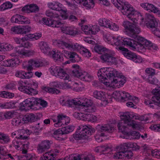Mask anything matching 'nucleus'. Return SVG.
<instances>
[{
  "instance_id": "obj_43",
  "label": "nucleus",
  "mask_w": 160,
  "mask_h": 160,
  "mask_svg": "<svg viewBox=\"0 0 160 160\" xmlns=\"http://www.w3.org/2000/svg\"><path fill=\"white\" fill-rule=\"evenodd\" d=\"M25 103L24 104H26V106L28 109H29L33 106L34 103L35 102V99L33 98H30L26 99L24 100Z\"/></svg>"
},
{
  "instance_id": "obj_22",
  "label": "nucleus",
  "mask_w": 160,
  "mask_h": 160,
  "mask_svg": "<svg viewBox=\"0 0 160 160\" xmlns=\"http://www.w3.org/2000/svg\"><path fill=\"white\" fill-rule=\"evenodd\" d=\"M11 21L12 23L19 24H28L30 23V21L29 19L19 14L13 16L11 18Z\"/></svg>"
},
{
  "instance_id": "obj_27",
  "label": "nucleus",
  "mask_w": 160,
  "mask_h": 160,
  "mask_svg": "<svg viewBox=\"0 0 160 160\" xmlns=\"http://www.w3.org/2000/svg\"><path fill=\"white\" fill-rule=\"evenodd\" d=\"M42 34L40 32L36 33L34 34H29L25 35L22 38V42H24L29 40L34 41L38 40L42 37Z\"/></svg>"
},
{
  "instance_id": "obj_7",
  "label": "nucleus",
  "mask_w": 160,
  "mask_h": 160,
  "mask_svg": "<svg viewBox=\"0 0 160 160\" xmlns=\"http://www.w3.org/2000/svg\"><path fill=\"white\" fill-rule=\"evenodd\" d=\"M95 129L90 125H81L78 127L76 133L73 134V137L76 140L84 139L88 135H91L94 132Z\"/></svg>"
},
{
  "instance_id": "obj_39",
  "label": "nucleus",
  "mask_w": 160,
  "mask_h": 160,
  "mask_svg": "<svg viewBox=\"0 0 160 160\" xmlns=\"http://www.w3.org/2000/svg\"><path fill=\"white\" fill-rule=\"evenodd\" d=\"M110 20L107 18H102L99 19L98 22L100 26L106 28H108L109 25V23L110 22Z\"/></svg>"
},
{
  "instance_id": "obj_2",
  "label": "nucleus",
  "mask_w": 160,
  "mask_h": 160,
  "mask_svg": "<svg viewBox=\"0 0 160 160\" xmlns=\"http://www.w3.org/2000/svg\"><path fill=\"white\" fill-rule=\"evenodd\" d=\"M41 21L43 24L48 26L57 28H61L62 32L66 34L75 36L80 32L79 29L72 26H68L60 20L57 19H53L43 18Z\"/></svg>"
},
{
  "instance_id": "obj_35",
  "label": "nucleus",
  "mask_w": 160,
  "mask_h": 160,
  "mask_svg": "<svg viewBox=\"0 0 160 160\" xmlns=\"http://www.w3.org/2000/svg\"><path fill=\"white\" fill-rule=\"evenodd\" d=\"M36 119V116L32 113L27 114L23 116L22 118V121L24 123L34 122Z\"/></svg>"
},
{
  "instance_id": "obj_50",
  "label": "nucleus",
  "mask_w": 160,
  "mask_h": 160,
  "mask_svg": "<svg viewBox=\"0 0 160 160\" xmlns=\"http://www.w3.org/2000/svg\"><path fill=\"white\" fill-rule=\"evenodd\" d=\"M72 86V89L73 90L76 91H80L82 90L83 88L82 85L81 84H79L78 83L74 82Z\"/></svg>"
},
{
  "instance_id": "obj_64",
  "label": "nucleus",
  "mask_w": 160,
  "mask_h": 160,
  "mask_svg": "<svg viewBox=\"0 0 160 160\" xmlns=\"http://www.w3.org/2000/svg\"><path fill=\"white\" fill-rule=\"evenodd\" d=\"M6 152L5 148H0V160H3L5 158Z\"/></svg>"
},
{
  "instance_id": "obj_30",
  "label": "nucleus",
  "mask_w": 160,
  "mask_h": 160,
  "mask_svg": "<svg viewBox=\"0 0 160 160\" xmlns=\"http://www.w3.org/2000/svg\"><path fill=\"white\" fill-rule=\"evenodd\" d=\"M59 152V150L57 149H52L44 153L43 156L48 160H53L54 158L58 155Z\"/></svg>"
},
{
  "instance_id": "obj_1",
  "label": "nucleus",
  "mask_w": 160,
  "mask_h": 160,
  "mask_svg": "<svg viewBox=\"0 0 160 160\" xmlns=\"http://www.w3.org/2000/svg\"><path fill=\"white\" fill-rule=\"evenodd\" d=\"M103 38L106 42L116 48L123 44L133 49L144 51L146 49H151L154 47L150 41L139 36H136L135 40L128 38L122 39L120 37H116L109 33H104Z\"/></svg>"
},
{
  "instance_id": "obj_41",
  "label": "nucleus",
  "mask_w": 160,
  "mask_h": 160,
  "mask_svg": "<svg viewBox=\"0 0 160 160\" xmlns=\"http://www.w3.org/2000/svg\"><path fill=\"white\" fill-rule=\"evenodd\" d=\"M59 102L62 106H70L72 102L68 98L62 96L60 99Z\"/></svg>"
},
{
  "instance_id": "obj_62",
  "label": "nucleus",
  "mask_w": 160,
  "mask_h": 160,
  "mask_svg": "<svg viewBox=\"0 0 160 160\" xmlns=\"http://www.w3.org/2000/svg\"><path fill=\"white\" fill-rule=\"evenodd\" d=\"M124 158H130L133 155L132 152L130 151L126 150L125 148L123 149Z\"/></svg>"
},
{
  "instance_id": "obj_37",
  "label": "nucleus",
  "mask_w": 160,
  "mask_h": 160,
  "mask_svg": "<svg viewBox=\"0 0 160 160\" xmlns=\"http://www.w3.org/2000/svg\"><path fill=\"white\" fill-rule=\"evenodd\" d=\"M18 136H16V138L20 139H25L27 138V136L30 134L29 130H20Z\"/></svg>"
},
{
  "instance_id": "obj_29",
  "label": "nucleus",
  "mask_w": 160,
  "mask_h": 160,
  "mask_svg": "<svg viewBox=\"0 0 160 160\" xmlns=\"http://www.w3.org/2000/svg\"><path fill=\"white\" fill-rule=\"evenodd\" d=\"M18 89L21 91L31 95H36L38 93V91L37 90L30 87H27L23 85L19 86Z\"/></svg>"
},
{
  "instance_id": "obj_16",
  "label": "nucleus",
  "mask_w": 160,
  "mask_h": 160,
  "mask_svg": "<svg viewBox=\"0 0 160 160\" xmlns=\"http://www.w3.org/2000/svg\"><path fill=\"white\" fill-rule=\"evenodd\" d=\"M147 22L146 25L148 28L151 29H156L158 27L159 21L155 18L152 15L148 13L146 14Z\"/></svg>"
},
{
  "instance_id": "obj_40",
  "label": "nucleus",
  "mask_w": 160,
  "mask_h": 160,
  "mask_svg": "<svg viewBox=\"0 0 160 160\" xmlns=\"http://www.w3.org/2000/svg\"><path fill=\"white\" fill-rule=\"evenodd\" d=\"M89 113L86 112L85 111L84 112H76L74 113V115L77 118H79L81 119L84 121H87V117H88V115Z\"/></svg>"
},
{
  "instance_id": "obj_52",
  "label": "nucleus",
  "mask_w": 160,
  "mask_h": 160,
  "mask_svg": "<svg viewBox=\"0 0 160 160\" xmlns=\"http://www.w3.org/2000/svg\"><path fill=\"white\" fill-rule=\"evenodd\" d=\"M35 102L37 105H40L43 108L46 107L47 105V102L40 98L35 99Z\"/></svg>"
},
{
  "instance_id": "obj_26",
  "label": "nucleus",
  "mask_w": 160,
  "mask_h": 160,
  "mask_svg": "<svg viewBox=\"0 0 160 160\" xmlns=\"http://www.w3.org/2000/svg\"><path fill=\"white\" fill-rule=\"evenodd\" d=\"M38 45L42 52L48 56L52 55L53 52L52 51L49 45L47 43L42 41L38 43Z\"/></svg>"
},
{
  "instance_id": "obj_25",
  "label": "nucleus",
  "mask_w": 160,
  "mask_h": 160,
  "mask_svg": "<svg viewBox=\"0 0 160 160\" xmlns=\"http://www.w3.org/2000/svg\"><path fill=\"white\" fill-rule=\"evenodd\" d=\"M52 142L48 140H45L42 141L38 145L37 148L38 152V153H42L47 149L50 148Z\"/></svg>"
},
{
  "instance_id": "obj_33",
  "label": "nucleus",
  "mask_w": 160,
  "mask_h": 160,
  "mask_svg": "<svg viewBox=\"0 0 160 160\" xmlns=\"http://www.w3.org/2000/svg\"><path fill=\"white\" fill-rule=\"evenodd\" d=\"M152 93L155 95L152 98V101L160 104V87H157L153 89Z\"/></svg>"
},
{
  "instance_id": "obj_54",
  "label": "nucleus",
  "mask_w": 160,
  "mask_h": 160,
  "mask_svg": "<svg viewBox=\"0 0 160 160\" xmlns=\"http://www.w3.org/2000/svg\"><path fill=\"white\" fill-rule=\"evenodd\" d=\"M91 24L83 25L81 26L82 30L86 34H91Z\"/></svg>"
},
{
  "instance_id": "obj_36",
  "label": "nucleus",
  "mask_w": 160,
  "mask_h": 160,
  "mask_svg": "<svg viewBox=\"0 0 160 160\" xmlns=\"http://www.w3.org/2000/svg\"><path fill=\"white\" fill-rule=\"evenodd\" d=\"M140 135L138 132L132 131V132L127 133L125 138L126 139H138L140 138Z\"/></svg>"
},
{
  "instance_id": "obj_6",
  "label": "nucleus",
  "mask_w": 160,
  "mask_h": 160,
  "mask_svg": "<svg viewBox=\"0 0 160 160\" xmlns=\"http://www.w3.org/2000/svg\"><path fill=\"white\" fill-rule=\"evenodd\" d=\"M116 72L114 73L113 77L111 78L113 79L110 82H104L105 85L112 88H118L123 86L126 82L125 77L116 70Z\"/></svg>"
},
{
  "instance_id": "obj_19",
  "label": "nucleus",
  "mask_w": 160,
  "mask_h": 160,
  "mask_svg": "<svg viewBox=\"0 0 160 160\" xmlns=\"http://www.w3.org/2000/svg\"><path fill=\"white\" fill-rule=\"evenodd\" d=\"M11 30L16 34H25L31 31V28L28 25H19L12 27L11 28Z\"/></svg>"
},
{
  "instance_id": "obj_47",
  "label": "nucleus",
  "mask_w": 160,
  "mask_h": 160,
  "mask_svg": "<svg viewBox=\"0 0 160 160\" xmlns=\"http://www.w3.org/2000/svg\"><path fill=\"white\" fill-rule=\"evenodd\" d=\"M34 61L32 59L29 60L28 62V64L26 66L23 65V67L24 69H26L28 71H31L32 70V66L34 67Z\"/></svg>"
},
{
  "instance_id": "obj_11",
  "label": "nucleus",
  "mask_w": 160,
  "mask_h": 160,
  "mask_svg": "<svg viewBox=\"0 0 160 160\" xmlns=\"http://www.w3.org/2000/svg\"><path fill=\"white\" fill-rule=\"evenodd\" d=\"M123 26L126 32L130 34L129 35L138 34L141 32V29L138 26L127 21L123 22Z\"/></svg>"
},
{
  "instance_id": "obj_10",
  "label": "nucleus",
  "mask_w": 160,
  "mask_h": 160,
  "mask_svg": "<svg viewBox=\"0 0 160 160\" xmlns=\"http://www.w3.org/2000/svg\"><path fill=\"white\" fill-rule=\"evenodd\" d=\"M98 131L95 136L96 140L98 142H100L102 140V137L106 136L105 132H112L115 129L113 127L109 124H104L102 125H98Z\"/></svg>"
},
{
  "instance_id": "obj_20",
  "label": "nucleus",
  "mask_w": 160,
  "mask_h": 160,
  "mask_svg": "<svg viewBox=\"0 0 160 160\" xmlns=\"http://www.w3.org/2000/svg\"><path fill=\"white\" fill-rule=\"evenodd\" d=\"M93 96L96 98L101 100L102 101L101 104L103 106L106 105L108 102L107 98L108 95L104 92L95 91L93 92Z\"/></svg>"
},
{
  "instance_id": "obj_45",
  "label": "nucleus",
  "mask_w": 160,
  "mask_h": 160,
  "mask_svg": "<svg viewBox=\"0 0 160 160\" xmlns=\"http://www.w3.org/2000/svg\"><path fill=\"white\" fill-rule=\"evenodd\" d=\"M81 105L85 108L88 105H92V101L86 98H80Z\"/></svg>"
},
{
  "instance_id": "obj_60",
  "label": "nucleus",
  "mask_w": 160,
  "mask_h": 160,
  "mask_svg": "<svg viewBox=\"0 0 160 160\" xmlns=\"http://www.w3.org/2000/svg\"><path fill=\"white\" fill-rule=\"evenodd\" d=\"M22 145V143L19 140H14L12 143V146L18 149H19Z\"/></svg>"
},
{
  "instance_id": "obj_42",
  "label": "nucleus",
  "mask_w": 160,
  "mask_h": 160,
  "mask_svg": "<svg viewBox=\"0 0 160 160\" xmlns=\"http://www.w3.org/2000/svg\"><path fill=\"white\" fill-rule=\"evenodd\" d=\"M62 128H59L54 131L53 133V135L54 138L58 140H61L62 138L60 136L63 135Z\"/></svg>"
},
{
  "instance_id": "obj_18",
  "label": "nucleus",
  "mask_w": 160,
  "mask_h": 160,
  "mask_svg": "<svg viewBox=\"0 0 160 160\" xmlns=\"http://www.w3.org/2000/svg\"><path fill=\"white\" fill-rule=\"evenodd\" d=\"M62 53L65 58L70 59L72 62H78L81 59V58L79 55L74 52L64 50L62 51Z\"/></svg>"
},
{
  "instance_id": "obj_24",
  "label": "nucleus",
  "mask_w": 160,
  "mask_h": 160,
  "mask_svg": "<svg viewBox=\"0 0 160 160\" xmlns=\"http://www.w3.org/2000/svg\"><path fill=\"white\" fill-rule=\"evenodd\" d=\"M141 6L149 12H152L160 15V10L152 3L145 2L141 3Z\"/></svg>"
},
{
  "instance_id": "obj_38",
  "label": "nucleus",
  "mask_w": 160,
  "mask_h": 160,
  "mask_svg": "<svg viewBox=\"0 0 160 160\" xmlns=\"http://www.w3.org/2000/svg\"><path fill=\"white\" fill-rule=\"evenodd\" d=\"M53 52L52 55L53 58L55 60H56L57 62H62L63 60V58L62 55L60 51H58L52 50Z\"/></svg>"
},
{
  "instance_id": "obj_56",
  "label": "nucleus",
  "mask_w": 160,
  "mask_h": 160,
  "mask_svg": "<svg viewBox=\"0 0 160 160\" xmlns=\"http://www.w3.org/2000/svg\"><path fill=\"white\" fill-rule=\"evenodd\" d=\"M22 123V119L20 118H13L12 122V124L13 126H18L21 125Z\"/></svg>"
},
{
  "instance_id": "obj_3",
  "label": "nucleus",
  "mask_w": 160,
  "mask_h": 160,
  "mask_svg": "<svg viewBox=\"0 0 160 160\" xmlns=\"http://www.w3.org/2000/svg\"><path fill=\"white\" fill-rule=\"evenodd\" d=\"M94 50L98 53H102L103 52L107 51L106 53L102 55L100 57L102 62L108 63L109 64H116L117 63V58L115 57V54L113 51L99 45L95 46Z\"/></svg>"
},
{
  "instance_id": "obj_58",
  "label": "nucleus",
  "mask_w": 160,
  "mask_h": 160,
  "mask_svg": "<svg viewBox=\"0 0 160 160\" xmlns=\"http://www.w3.org/2000/svg\"><path fill=\"white\" fill-rule=\"evenodd\" d=\"M91 34H95L99 31V27L97 25L91 24Z\"/></svg>"
},
{
  "instance_id": "obj_15",
  "label": "nucleus",
  "mask_w": 160,
  "mask_h": 160,
  "mask_svg": "<svg viewBox=\"0 0 160 160\" xmlns=\"http://www.w3.org/2000/svg\"><path fill=\"white\" fill-rule=\"evenodd\" d=\"M119 115L121 120L118 123V127L119 132H122L125 136L128 132V127L132 128V126L129 125L127 122H126L125 119L122 118L123 114H121V112L119 113Z\"/></svg>"
},
{
  "instance_id": "obj_46",
  "label": "nucleus",
  "mask_w": 160,
  "mask_h": 160,
  "mask_svg": "<svg viewBox=\"0 0 160 160\" xmlns=\"http://www.w3.org/2000/svg\"><path fill=\"white\" fill-rule=\"evenodd\" d=\"M12 5L9 2H6L0 6V11H2L12 7Z\"/></svg>"
},
{
  "instance_id": "obj_8",
  "label": "nucleus",
  "mask_w": 160,
  "mask_h": 160,
  "mask_svg": "<svg viewBox=\"0 0 160 160\" xmlns=\"http://www.w3.org/2000/svg\"><path fill=\"white\" fill-rule=\"evenodd\" d=\"M48 70L52 75L56 78L65 80H70L69 75L62 67L54 65L51 67Z\"/></svg>"
},
{
  "instance_id": "obj_49",
  "label": "nucleus",
  "mask_w": 160,
  "mask_h": 160,
  "mask_svg": "<svg viewBox=\"0 0 160 160\" xmlns=\"http://www.w3.org/2000/svg\"><path fill=\"white\" fill-rule=\"evenodd\" d=\"M148 82L150 84L159 85H160V82L155 77H153L152 76H149L147 80Z\"/></svg>"
},
{
  "instance_id": "obj_9",
  "label": "nucleus",
  "mask_w": 160,
  "mask_h": 160,
  "mask_svg": "<svg viewBox=\"0 0 160 160\" xmlns=\"http://www.w3.org/2000/svg\"><path fill=\"white\" fill-rule=\"evenodd\" d=\"M116 70L111 68H103L99 70L97 75L100 81L104 84V82H108L107 78H112Z\"/></svg>"
},
{
  "instance_id": "obj_53",
  "label": "nucleus",
  "mask_w": 160,
  "mask_h": 160,
  "mask_svg": "<svg viewBox=\"0 0 160 160\" xmlns=\"http://www.w3.org/2000/svg\"><path fill=\"white\" fill-rule=\"evenodd\" d=\"M108 28L111 30H113L114 31H117L119 29V27L118 25L116 23L111 21Z\"/></svg>"
},
{
  "instance_id": "obj_21",
  "label": "nucleus",
  "mask_w": 160,
  "mask_h": 160,
  "mask_svg": "<svg viewBox=\"0 0 160 160\" xmlns=\"http://www.w3.org/2000/svg\"><path fill=\"white\" fill-rule=\"evenodd\" d=\"M73 73L76 77L85 81H90L92 79V77L87 72L80 70L74 71Z\"/></svg>"
},
{
  "instance_id": "obj_63",
  "label": "nucleus",
  "mask_w": 160,
  "mask_h": 160,
  "mask_svg": "<svg viewBox=\"0 0 160 160\" xmlns=\"http://www.w3.org/2000/svg\"><path fill=\"white\" fill-rule=\"evenodd\" d=\"M25 72L24 71L20 70L17 71L15 73L16 77L20 78L22 79H25Z\"/></svg>"
},
{
  "instance_id": "obj_61",
  "label": "nucleus",
  "mask_w": 160,
  "mask_h": 160,
  "mask_svg": "<svg viewBox=\"0 0 160 160\" xmlns=\"http://www.w3.org/2000/svg\"><path fill=\"white\" fill-rule=\"evenodd\" d=\"M111 149L108 146H103L99 147L96 148L95 149V151L96 152H99L101 151H105L110 150Z\"/></svg>"
},
{
  "instance_id": "obj_12",
  "label": "nucleus",
  "mask_w": 160,
  "mask_h": 160,
  "mask_svg": "<svg viewBox=\"0 0 160 160\" xmlns=\"http://www.w3.org/2000/svg\"><path fill=\"white\" fill-rule=\"evenodd\" d=\"M53 121L55 123L54 124V127H58L62 125L67 124L69 122V117L63 114H58L57 116H55L52 118Z\"/></svg>"
},
{
  "instance_id": "obj_13",
  "label": "nucleus",
  "mask_w": 160,
  "mask_h": 160,
  "mask_svg": "<svg viewBox=\"0 0 160 160\" xmlns=\"http://www.w3.org/2000/svg\"><path fill=\"white\" fill-rule=\"evenodd\" d=\"M125 147L128 148H132L133 149H139V147L137 145L136 143L129 142L125 143L121 147V151L116 152L114 157L116 159H122L124 158V151L123 149Z\"/></svg>"
},
{
  "instance_id": "obj_59",
  "label": "nucleus",
  "mask_w": 160,
  "mask_h": 160,
  "mask_svg": "<svg viewBox=\"0 0 160 160\" xmlns=\"http://www.w3.org/2000/svg\"><path fill=\"white\" fill-rule=\"evenodd\" d=\"M89 2L87 1L83 3V5L88 8H93L94 6L93 0H89Z\"/></svg>"
},
{
  "instance_id": "obj_51",
  "label": "nucleus",
  "mask_w": 160,
  "mask_h": 160,
  "mask_svg": "<svg viewBox=\"0 0 160 160\" xmlns=\"http://www.w3.org/2000/svg\"><path fill=\"white\" fill-rule=\"evenodd\" d=\"M0 140L2 141L4 143H6L10 142L9 136L6 134L0 132Z\"/></svg>"
},
{
  "instance_id": "obj_55",
  "label": "nucleus",
  "mask_w": 160,
  "mask_h": 160,
  "mask_svg": "<svg viewBox=\"0 0 160 160\" xmlns=\"http://www.w3.org/2000/svg\"><path fill=\"white\" fill-rule=\"evenodd\" d=\"M34 67L36 68L42 67L47 64V62L42 60H34Z\"/></svg>"
},
{
  "instance_id": "obj_48",
  "label": "nucleus",
  "mask_w": 160,
  "mask_h": 160,
  "mask_svg": "<svg viewBox=\"0 0 160 160\" xmlns=\"http://www.w3.org/2000/svg\"><path fill=\"white\" fill-rule=\"evenodd\" d=\"M64 134H67L72 132L74 129V127L72 125H68L62 128Z\"/></svg>"
},
{
  "instance_id": "obj_14",
  "label": "nucleus",
  "mask_w": 160,
  "mask_h": 160,
  "mask_svg": "<svg viewBox=\"0 0 160 160\" xmlns=\"http://www.w3.org/2000/svg\"><path fill=\"white\" fill-rule=\"evenodd\" d=\"M49 7L55 10L61 11L63 13L61 14L60 16L63 19H65L68 18V16L66 13L67 10L63 9V7L62 5L58 2H50L48 4Z\"/></svg>"
},
{
  "instance_id": "obj_57",
  "label": "nucleus",
  "mask_w": 160,
  "mask_h": 160,
  "mask_svg": "<svg viewBox=\"0 0 160 160\" xmlns=\"http://www.w3.org/2000/svg\"><path fill=\"white\" fill-rule=\"evenodd\" d=\"M122 91H115L112 94V97L115 99L121 100Z\"/></svg>"
},
{
  "instance_id": "obj_17",
  "label": "nucleus",
  "mask_w": 160,
  "mask_h": 160,
  "mask_svg": "<svg viewBox=\"0 0 160 160\" xmlns=\"http://www.w3.org/2000/svg\"><path fill=\"white\" fill-rule=\"evenodd\" d=\"M71 50L79 51L85 57L89 58L91 56V53L88 49L77 43H72Z\"/></svg>"
},
{
  "instance_id": "obj_5",
  "label": "nucleus",
  "mask_w": 160,
  "mask_h": 160,
  "mask_svg": "<svg viewBox=\"0 0 160 160\" xmlns=\"http://www.w3.org/2000/svg\"><path fill=\"white\" fill-rule=\"evenodd\" d=\"M119 9L123 15H126L128 18L135 23H138V20L136 18L137 17H138V19L142 21L143 20V18L142 17L141 14L136 11L128 3L121 7Z\"/></svg>"
},
{
  "instance_id": "obj_28",
  "label": "nucleus",
  "mask_w": 160,
  "mask_h": 160,
  "mask_svg": "<svg viewBox=\"0 0 160 160\" xmlns=\"http://www.w3.org/2000/svg\"><path fill=\"white\" fill-rule=\"evenodd\" d=\"M132 100L135 104H137L139 102V99L137 97L132 96L129 93L124 91H122L121 100Z\"/></svg>"
},
{
  "instance_id": "obj_31",
  "label": "nucleus",
  "mask_w": 160,
  "mask_h": 160,
  "mask_svg": "<svg viewBox=\"0 0 160 160\" xmlns=\"http://www.w3.org/2000/svg\"><path fill=\"white\" fill-rule=\"evenodd\" d=\"M118 49L122 52L123 55L128 59H132L133 60V58L135 56V54L129 51L128 49L124 47H119L118 48Z\"/></svg>"
},
{
  "instance_id": "obj_32",
  "label": "nucleus",
  "mask_w": 160,
  "mask_h": 160,
  "mask_svg": "<svg viewBox=\"0 0 160 160\" xmlns=\"http://www.w3.org/2000/svg\"><path fill=\"white\" fill-rule=\"evenodd\" d=\"M20 57L24 58L32 55L34 52L33 50H27L24 49H18L16 51Z\"/></svg>"
},
{
  "instance_id": "obj_34",
  "label": "nucleus",
  "mask_w": 160,
  "mask_h": 160,
  "mask_svg": "<svg viewBox=\"0 0 160 160\" xmlns=\"http://www.w3.org/2000/svg\"><path fill=\"white\" fill-rule=\"evenodd\" d=\"M1 65L5 67H13L17 64L16 60L14 58L4 60L1 62Z\"/></svg>"
},
{
  "instance_id": "obj_23",
  "label": "nucleus",
  "mask_w": 160,
  "mask_h": 160,
  "mask_svg": "<svg viewBox=\"0 0 160 160\" xmlns=\"http://www.w3.org/2000/svg\"><path fill=\"white\" fill-rule=\"evenodd\" d=\"M53 44L61 48L62 49L65 48L71 50L73 43L71 42H65L58 39H54L52 41Z\"/></svg>"
},
{
  "instance_id": "obj_4",
  "label": "nucleus",
  "mask_w": 160,
  "mask_h": 160,
  "mask_svg": "<svg viewBox=\"0 0 160 160\" xmlns=\"http://www.w3.org/2000/svg\"><path fill=\"white\" fill-rule=\"evenodd\" d=\"M123 114L122 116V119H125L126 122H127L128 124L132 126L133 129L139 130L141 128L142 126L139 122H137L132 119L138 120L141 121L144 120V117L143 116L138 115V114L132 112H121Z\"/></svg>"
},
{
  "instance_id": "obj_44",
  "label": "nucleus",
  "mask_w": 160,
  "mask_h": 160,
  "mask_svg": "<svg viewBox=\"0 0 160 160\" xmlns=\"http://www.w3.org/2000/svg\"><path fill=\"white\" fill-rule=\"evenodd\" d=\"M14 96L13 93L10 92L6 91L0 92V97L5 98H12Z\"/></svg>"
}]
</instances>
